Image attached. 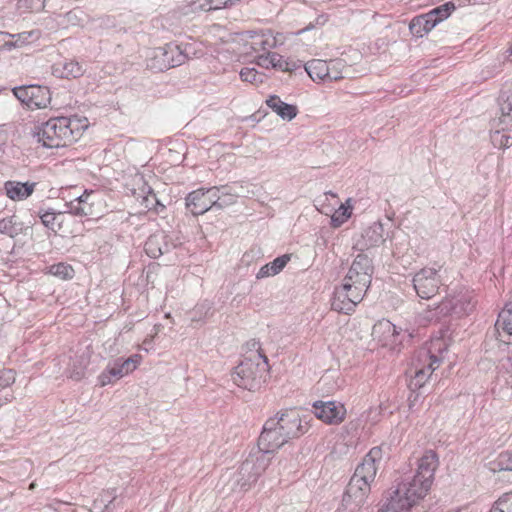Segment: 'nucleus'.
Returning <instances> with one entry per match:
<instances>
[{"label": "nucleus", "instance_id": "f257e3e1", "mask_svg": "<svg viewBox=\"0 0 512 512\" xmlns=\"http://www.w3.org/2000/svg\"><path fill=\"white\" fill-rule=\"evenodd\" d=\"M309 429V423L303 420L295 410L286 411L279 416L269 418L258 439L261 449L272 453L287 443L290 439L298 438Z\"/></svg>", "mask_w": 512, "mask_h": 512}, {"label": "nucleus", "instance_id": "f03ea898", "mask_svg": "<svg viewBox=\"0 0 512 512\" xmlns=\"http://www.w3.org/2000/svg\"><path fill=\"white\" fill-rule=\"evenodd\" d=\"M439 466L436 452L427 450L417 460L416 472L413 476L406 477L398 484L400 491L407 495L414 504L424 499L431 489L434 474Z\"/></svg>", "mask_w": 512, "mask_h": 512}, {"label": "nucleus", "instance_id": "7ed1b4c3", "mask_svg": "<svg viewBox=\"0 0 512 512\" xmlns=\"http://www.w3.org/2000/svg\"><path fill=\"white\" fill-rule=\"evenodd\" d=\"M86 127L77 117H56L42 124L37 135L44 147L58 148L76 141Z\"/></svg>", "mask_w": 512, "mask_h": 512}, {"label": "nucleus", "instance_id": "20e7f679", "mask_svg": "<svg viewBox=\"0 0 512 512\" xmlns=\"http://www.w3.org/2000/svg\"><path fill=\"white\" fill-rule=\"evenodd\" d=\"M259 349L250 356L244 357L235 367L231 376L238 387L256 391L265 383L269 373L268 358Z\"/></svg>", "mask_w": 512, "mask_h": 512}, {"label": "nucleus", "instance_id": "39448f33", "mask_svg": "<svg viewBox=\"0 0 512 512\" xmlns=\"http://www.w3.org/2000/svg\"><path fill=\"white\" fill-rule=\"evenodd\" d=\"M271 454V451L261 449L259 446L252 450L239 467L233 485L238 486L240 490H248L269 466Z\"/></svg>", "mask_w": 512, "mask_h": 512}, {"label": "nucleus", "instance_id": "423d86ee", "mask_svg": "<svg viewBox=\"0 0 512 512\" xmlns=\"http://www.w3.org/2000/svg\"><path fill=\"white\" fill-rule=\"evenodd\" d=\"M187 45L169 43L163 47L149 49L146 53V66L153 71H165L182 65L188 59Z\"/></svg>", "mask_w": 512, "mask_h": 512}, {"label": "nucleus", "instance_id": "0eeeda50", "mask_svg": "<svg viewBox=\"0 0 512 512\" xmlns=\"http://www.w3.org/2000/svg\"><path fill=\"white\" fill-rule=\"evenodd\" d=\"M444 346L445 344L441 339H436L431 342L429 348H422L417 352L414 360L415 375L411 380V387H423L426 380L439 367L442 361V357L436 355L434 351L441 353Z\"/></svg>", "mask_w": 512, "mask_h": 512}, {"label": "nucleus", "instance_id": "6e6552de", "mask_svg": "<svg viewBox=\"0 0 512 512\" xmlns=\"http://www.w3.org/2000/svg\"><path fill=\"white\" fill-rule=\"evenodd\" d=\"M369 287L370 285L365 282L347 281V278L344 277L342 284L334 290L331 303L332 309L337 312L350 314L354 311L357 304L363 300Z\"/></svg>", "mask_w": 512, "mask_h": 512}, {"label": "nucleus", "instance_id": "1a4fd4ad", "mask_svg": "<svg viewBox=\"0 0 512 512\" xmlns=\"http://www.w3.org/2000/svg\"><path fill=\"white\" fill-rule=\"evenodd\" d=\"M381 447H373L362 459V462L356 467L349 483L352 488L360 486L362 491L370 492L371 483L375 480L379 465L382 460Z\"/></svg>", "mask_w": 512, "mask_h": 512}, {"label": "nucleus", "instance_id": "9d476101", "mask_svg": "<svg viewBox=\"0 0 512 512\" xmlns=\"http://www.w3.org/2000/svg\"><path fill=\"white\" fill-rule=\"evenodd\" d=\"M440 270L424 267L416 272L412 278L413 288L422 299L434 297L442 285Z\"/></svg>", "mask_w": 512, "mask_h": 512}, {"label": "nucleus", "instance_id": "9b49d317", "mask_svg": "<svg viewBox=\"0 0 512 512\" xmlns=\"http://www.w3.org/2000/svg\"><path fill=\"white\" fill-rule=\"evenodd\" d=\"M140 360L141 356L134 354L127 359L117 358L110 362L98 376L99 385L104 387L133 372L140 364Z\"/></svg>", "mask_w": 512, "mask_h": 512}, {"label": "nucleus", "instance_id": "f8f14e48", "mask_svg": "<svg viewBox=\"0 0 512 512\" xmlns=\"http://www.w3.org/2000/svg\"><path fill=\"white\" fill-rule=\"evenodd\" d=\"M15 97L29 108H45L51 101V93L48 87L41 85H27L13 89Z\"/></svg>", "mask_w": 512, "mask_h": 512}, {"label": "nucleus", "instance_id": "ddd939ff", "mask_svg": "<svg viewBox=\"0 0 512 512\" xmlns=\"http://www.w3.org/2000/svg\"><path fill=\"white\" fill-rule=\"evenodd\" d=\"M315 416L329 425L342 423L346 416L345 406L337 401H315L312 405Z\"/></svg>", "mask_w": 512, "mask_h": 512}, {"label": "nucleus", "instance_id": "4468645a", "mask_svg": "<svg viewBox=\"0 0 512 512\" xmlns=\"http://www.w3.org/2000/svg\"><path fill=\"white\" fill-rule=\"evenodd\" d=\"M500 115L491 120V129L512 132V89L504 90L498 97Z\"/></svg>", "mask_w": 512, "mask_h": 512}, {"label": "nucleus", "instance_id": "2eb2a0df", "mask_svg": "<svg viewBox=\"0 0 512 512\" xmlns=\"http://www.w3.org/2000/svg\"><path fill=\"white\" fill-rule=\"evenodd\" d=\"M372 274V260L366 254L360 253L355 257L345 278L347 281L354 280L371 285Z\"/></svg>", "mask_w": 512, "mask_h": 512}, {"label": "nucleus", "instance_id": "dca6fc26", "mask_svg": "<svg viewBox=\"0 0 512 512\" xmlns=\"http://www.w3.org/2000/svg\"><path fill=\"white\" fill-rule=\"evenodd\" d=\"M471 309L472 305L466 294L447 297L436 308L437 313L441 316L455 315L457 317L467 314Z\"/></svg>", "mask_w": 512, "mask_h": 512}, {"label": "nucleus", "instance_id": "f3484780", "mask_svg": "<svg viewBox=\"0 0 512 512\" xmlns=\"http://www.w3.org/2000/svg\"><path fill=\"white\" fill-rule=\"evenodd\" d=\"M414 505L411 499L404 495L397 485L385 496V500L378 512H409Z\"/></svg>", "mask_w": 512, "mask_h": 512}, {"label": "nucleus", "instance_id": "a211bd4d", "mask_svg": "<svg viewBox=\"0 0 512 512\" xmlns=\"http://www.w3.org/2000/svg\"><path fill=\"white\" fill-rule=\"evenodd\" d=\"M384 227L381 222H374L367 227L361 237L356 240L354 248L359 251H364L372 247L379 246L384 242Z\"/></svg>", "mask_w": 512, "mask_h": 512}, {"label": "nucleus", "instance_id": "6ab92c4d", "mask_svg": "<svg viewBox=\"0 0 512 512\" xmlns=\"http://www.w3.org/2000/svg\"><path fill=\"white\" fill-rule=\"evenodd\" d=\"M372 336L381 343L382 346L393 348L399 342V332L396 326L389 320H381L372 328Z\"/></svg>", "mask_w": 512, "mask_h": 512}, {"label": "nucleus", "instance_id": "aec40b11", "mask_svg": "<svg viewBox=\"0 0 512 512\" xmlns=\"http://www.w3.org/2000/svg\"><path fill=\"white\" fill-rule=\"evenodd\" d=\"M368 494L369 492L362 491L360 486L355 485L352 488V484L348 483L337 512H357L364 504Z\"/></svg>", "mask_w": 512, "mask_h": 512}, {"label": "nucleus", "instance_id": "412c9836", "mask_svg": "<svg viewBox=\"0 0 512 512\" xmlns=\"http://www.w3.org/2000/svg\"><path fill=\"white\" fill-rule=\"evenodd\" d=\"M175 244L169 239V236L163 232L151 235L145 242L144 249L146 254L151 258H158L169 252Z\"/></svg>", "mask_w": 512, "mask_h": 512}, {"label": "nucleus", "instance_id": "4be33fe9", "mask_svg": "<svg viewBox=\"0 0 512 512\" xmlns=\"http://www.w3.org/2000/svg\"><path fill=\"white\" fill-rule=\"evenodd\" d=\"M85 73L82 63L74 59H64L52 66V74L58 78L76 79Z\"/></svg>", "mask_w": 512, "mask_h": 512}, {"label": "nucleus", "instance_id": "5701e85b", "mask_svg": "<svg viewBox=\"0 0 512 512\" xmlns=\"http://www.w3.org/2000/svg\"><path fill=\"white\" fill-rule=\"evenodd\" d=\"M36 187L35 182L6 181L4 191L6 196L12 201H23L32 195Z\"/></svg>", "mask_w": 512, "mask_h": 512}, {"label": "nucleus", "instance_id": "b1692460", "mask_svg": "<svg viewBox=\"0 0 512 512\" xmlns=\"http://www.w3.org/2000/svg\"><path fill=\"white\" fill-rule=\"evenodd\" d=\"M92 196V191L88 192L85 190L83 194L66 203L68 212L72 215L80 217L93 215V201L91 200Z\"/></svg>", "mask_w": 512, "mask_h": 512}, {"label": "nucleus", "instance_id": "393cba45", "mask_svg": "<svg viewBox=\"0 0 512 512\" xmlns=\"http://www.w3.org/2000/svg\"><path fill=\"white\" fill-rule=\"evenodd\" d=\"M185 201L186 208L194 216L202 215L212 208L204 193V188H199L190 192Z\"/></svg>", "mask_w": 512, "mask_h": 512}, {"label": "nucleus", "instance_id": "a878e982", "mask_svg": "<svg viewBox=\"0 0 512 512\" xmlns=\"http://www.w3.org/2000/svg\"><path fill=\"white\" fill-rule=\"evenodd\" d=\"M266 104L283 120L291 121L298 114V108L296 105L283 102L277 95L269 96V98L266 100Z\"/></svg>", "mask_w": 512, "mask_h": 512}, {"label": "nucleus", "instance_id": "bb28decb", "mask_svg": "<svg viewBox=\"0 0 512 512\" xmlns=\"http://www.w3.org/2000/svg\"><path fill=\"white\" fill-rule=\"evenodd\" d=\"M436 25L437 23L432 19V16L425 13L416 16L411 20L409 30L414 36L422 37L430 32Z\"/></svg>", "mask_w": 512, "mask_h": 512}, {"label": "nucleus", "instance_id": "cd10ccee", "mask_svg": "<svg viewBox=\"0 0 512 512\" xmlns=\"http://www.w3.org/2000/svg\"><path fill=\"white\" fill-rule=\"evenodd\" d=\"M38 215L41 223L52 232L57 233L62 229L65 221V212H56L53 209H48L39 211Z\"/></svg>", "mask_w": 512, "mask_h": 512}, {"label": "nucleus", "instance_id": "c85d7f7f", "mask_svg": "<svg viewBox=\"0 0 512 512\" xmlns=\"http://www.w3.org/2000/svg\"><path fill=\"white\" fill-rule=\"evenodd\" d=\"M290 260V255L284 254L275 258L272 262L265 264L260 268L256 274L257 279H262L270 276L277 275L287 265Z\"/></svg>", "mask_w": 512, "mask_h": 512}, {"label": "nucleus", "instance_id": "c756f323", "mask_svg": "<svg viewBox=\"0 0 512 512\" xmlns=\"http://www.w3.org/2000/svg\"><path fill=\"white\" fill-rule=\"evenodd\" d=\"M304 69L313 81L327 82V61L313 59L304 65Z\"/></svg>", "mask_w": 512, "mask_h": 512}, {"label": "nucleus", "instance_id": "7c9ffc66", "mask_svg": "<svg viewBox=\"0 0 512 512\" xmlns=\"http://www.w3.org/2000/svg\"><path fill=\"white\" fill-rule=\"evenodd\" d=\"M24 223L16 215L8 216L0 220V233L15 238L24 231Z\"/></svg>", "mask_w": 512, "mask_h": 512}, {"label": "nucleus", "instance_id": "2f4dec72", "mask_svg": "<svg viewBox=\"0 0 512 512\" xmlns=\"http://www.w3.org/2000/svg\"><path fill=\"white\" fill-rule=\"evenodd\" d=\"M275 45L276 39L272 35L271 31L255 33L252 36L251 47L255 51H267L271 48H274Z\"/></svg>", "mask_w": 512, "mask_h": 512}, {"label": "nucleus", "instance_id": "473e14b6", "mask_svg": "<svg viewBox=\"0 0 512 512\" xmlns=\"http://www.w3.org/2000/svg\"><path fill=\"white\" fill-rule=\"evenodd\" d=\"M495 326L497 330H502L508 335H512V301L507 303L499 313Z\"/></svg>", "mask_w": 512, "mask_h": 512}, {"label": "nucleus", "instance_id": "72a5a7b5", "mask_svg": "<svg viewBox=\"0 0 512 512\" xmlns=\"http://www.w3.org/2000/svg\"><path fill=\"white\" fill-rule=\"evenodd\" d=\"M493 471H512V450L503 451L489 463Z\"/></svg>", "mask_w": 512, "mask_h": 512}, {"label": "nucleus", "instance_id": "f704fd0d", "mask_svg": "<svg viewBox=\"0 0 512 512\" xmlns=\"http://www.w3.org/2000/svg\"><path fill=\"white\" fill-rule=\"evenodd\" d=\"M351 199H348L345 204H342L338 210L331 217V225L334 228L340 227L352 214V206L350 205Z\"/></svg>", "mask_w": 512, "mask_h": 512}, {"label": "nucleus", "instance_id": "c9c22d12", "mask_svg": "<svg viewBox=\"0 0 512 512\" xmlns=\"http://www.w3.org/2000/svg\"><path fill=\"white\" fill-rule=\"evenodd\" d=\"M345 61L343 59H331L327 61V82L337 81L343 78Z\"/></svg>", "mask_w": 512, "mask_h": 512}, {"label": "nucleus", "instance_id": "e433bc0d", "mask_svg": "<svg viewBox=\"0 0 512 512\" xmlns=\"http://www.w3.org/2000/svg\"><path fill=\"white\" fill-rule=\"evenodd\" d=\"M491 142L497 148H509L512 146V132L491 129Z\"/></svg>", "mask_w": 512, "mask_h": 512}, {"label": "nucleus", "instance_id": "4c0bfd02", "mask_svg": "<svg viewBox=\"0 0 512 512\" xmlns=\"http://www.w3.org/2000/svg\"><path fill=\"white\" fill-rule=\"evenodd\" d=\"M455 10V5L453 2H446L445 4H442L431 11H429L427 14L429 16H432V19L436 21V23H440L441 21L447 19L452 11Z\"/></svg>", "mask_w": 512, "mask_h": 512}, {"label": "nucleus", "instance_id": "58836bf2", "mask_svg": "<svg viewBox=\"0 0 512 512\" xmlns=\"http://www.w3.org/2000/svg\"><path fill=\"white\" fill-rule=\"evenodd\" d=\"M87 365L88 360L84 357L74 361L71 368L69 369V377L76 381L83 379L86 375Z\"/></svg>", "mask_w": 512, "mask_h": 512}, {"label": "nucleus", "instance_id": "ea45409f", "mask_svg": "<svg viewBox=\"0 0 512 512\" xmlns=\"http://www.w3.org/2000/svg\"><path fill=\"white\" fill-rule=\"evenodd\" d=\"M49 273L64 280L74 277V269L66 263H58L50 266Z\"/></svg>", "mask_w": 512, "mask_h": 512}, {"label": "nucleus", "instance_id": "a19ab883", "mask_svg": "<svg viewBox=\"0 0 512 512\" xmlns=\"http://www.w3.org/2000/svg\"><path fill=\"white\" fill-rule=\"evenodd\" d=\"M204 193L208 201L210 202L212 208L222 209L223 207L229 205V202L221 201V194L219 193V189H217V186H213L207 189L204 188Z\"/></svg>", "mask_w": 512, "mask_h": 512}, {"label": "nucleus", "instance_id": "79ce46f5", "mask_svg": "<svg viewBox=\"0 0 512 512\" xmlns=\"http://www.w3.org/2000/svg\"><path fill=\"white\" fill-rule=\"evenodd\" d=\"M489 512H512V492L501 496Z\"/></svg>", "mask_w": 512, "mask_h": 512}, {"label": "nucleus", "instance_id": "37998d69", "mask_svg": "<svg viewBox=\"0 0 512 512\" xmlns=\"http://www.w3.org/2000/svg\"><path fill=\"white\" fill-rule=\"evenodd\" d=\"M46 0H18V8L25 12H41Z\"/></svg>", "mask_w": 512, "mask_h": 512}, {"label": "nucleus", "instance_id": "c03bdc74", "mask_svg": "<svg viewBox=\"0 0 512 512\" xmlns=\"http://www.w3.org/2000/svg\"><path fill=\"white\" fill-rule=\"evenodd\" d=\"M240 78L242 81L252 84L262 83L263 75L260 74L255 68L244 67L240 71Z\"/></svg>", "mask_w": 512, "mask_h": 512}, {"label": "nucleus", "instance_id": "a18cd8bd", "mask_svg": "<svg viewBox=\"0 0 512 512\" xmlns=\"http://www.w3.org/2000/svg\"><path fill=\"white\" fill-rule=\"evenodd\" d=\"M16 380V375L12 369L0 370V390L11 386Z\"/></svg>", "mask_w": 512, "mask_h": 512}, {"label": "nucleus", "instance_id": "49530a36", "mask_svg": "<svg viewBox=\"0 0 512 512\" xmlns=\"http://www.w3.org/2000/svg\"><path fill=\"white\" fill-rule=\"evenodd\" d=\"M40 36H41V31L38 29L31 30V31H24V32L17 33V34H12V38H15V37L21 38L22 37L24 40H26V42L28 44L38 40L40 38Z\"/></svg>", "mask_w": 512, "mask_h": 512}, {"label": "nucleus", "instance_id": "de8ad7c7", "mask_svg": "<svg viewBox=\"0 0 512 512\" xmlns=\"http://www.w3.org/2000/svg\"><path fill=\"white\" fill-rule=\"evenodd\" d=\"M217 189H219L221 199L223 197H229V205L234 203L236 195L232 193V190L228 185L217 186Z\"/></svg>", "mask_w": 512, "mask_h": 512}, {"label": "nucleus", "instance_id": "09e8293b", "mask_svg": "<svg viewBox=\"0 0 512 512\" xmlns=\"http://www.w3.org/2000/svg\"><path fill=\"white\" fill-rule=\"evenodd\" d=\"M10 38H12V34L0 31V51L11 50Z\"/></svg>", "mask_w": 512, "mask_h": 512}, {"label": "nucleus", "instance_id": "8fccbe9b", "mask_svg": "<svg viewBox=\"0 0 512 512\" xmlns=\"http://www.w3.org/2000/svg\"><path fill=\"white\" fill-rule=\"evenodd\" d=\"M256 63L258 66L262 68H271L270 64L272 63L269 59V52L267 54H262L257 57Z\"/></svg>", "mask_w": 512, "mask_h": 512}, {"label": "nucleus", "instance_id": "3c124183", "mask_svg": "<svg viewBox=\"0 0 512 512\" xmlns=\"http://www.w3.org/2000/svg\"><path fill=\"white\" fill-rule=\"evenodd\" d=\"M25 44H28V43L22 37L21 38H19V37L10 38L11 49L22 47Z\"/></svg>", "mask_w": 512, "mask_h": 512}, {"label": "nucleus", "instance_id": "603ef678", "mask_svg": "<svg viewBox=\"0 0 512 512\" xmlns=\"http://www.w3.org/2000/svg\"><path fill=\"white\" fill-rule=\"evenodd\" d=\"M275 69H279L281 71L287 72L289 70L288 60H285V59H283L282 56H280V61L278 62V64H276Z\"/></svg>", "mask_w": 512, "mask_h": 512}, {"label": "nucleus", "instance_id": "864d4df0", "mask_svg": "<svg viewBox=\"0 0 512 512\" xmlns=\"http://www.w3.org/2000/svg\"><path fill=\"white\" fill-rule=\"evenodd\" d=\"M280 56H281V55H279V54H277V53H271V52H269V59H270V61L272 62V63L270 64V67H271V68H275V67H276V64H278V62L280 61Z\"/></svg>", "mask_w": 512, "mask_h": 512}, {"label": "nucleus", "instance_id": "5fc2aeb1", "mask_svg": "<svg viewBox=\"0 0 512 512\" xmlns=\"http://www.w3.org/2000/svg\"><path fill=\"white\" fill-rule=\"evenodd\" d=\"M301 61H288L289 70L287 72H293L301 67Z\"/></svg>", "mask_w": 512, "mask_h": 512}, {"label": "nucleus", "instance_id": "6e6d98bb", "mask_svg": "<svg viewBox=\"0 0 512 512\" xmlns=\"http://www.w3.org/2000/svg\"><path fill=\"white\" fill-rule=\"evenodd\" d=\"M153 199L155 200L156 204L159 205L161 207V210L164 209V205H162L161 203H159V201L156 199V196L155 194L152 195Z\"/></svg>", "mask_w": 512, "mask_h": 512}, {"label": "nucleus", "instance_id": "4d7b16f0", "mask_svg": "<svg viewBox=\"0 0 512 512\" xmlns=\"http://www.w3.org/2000/svg\"><path fill=\"white\" fill-rule=\"evenodd\" d=\"M221 201H229V197H223Z\"/></svg>", "mask_w": 512, "mask_h": 512}, {"label": "nucleus", "instance_id": "13d9d810", "mask_svg": "<svg viewBox=\"0 0 512 512\" xmlns=\"http://www.w3.org/2000/svg\"><path fill=\"white\" fill-rule=\"evenodd\" d=\"M320 18L323 20V21H322V23H324V22L326 21V19H325L324 15H321V17H320Z\"/></svg>", "mask_w": 512, "mask_h": 512}, {"label": "nucleus", "instance_id": "bf43d9fd", "mask_svg": "<svg viewBox=\"0 0 512 512\" xmlns=\"http://www.w3.org/2000/svg\"><path fill=\"white\" fill-rule=\"evenodd\" d=\"M413 403H414V401H411V400H410V404H409V408H410V409L412 408Z\"/></svg>", "mask_w": 512, "mask_h": 512}, {"label": "nucleus", "instance_id": "052dcab7", "mask_svg": "<svg viewBox=\"0 0 512 512\" xmlns=\"http://www.w3.org/2000/svg\"><path fill=\"white\" fill-rule=\"evenodd\" d=\"M509 53L512 55V46L509 48Z\"/></svg>", "mask_w": 512, "mask_h": 512}]
</instances>
